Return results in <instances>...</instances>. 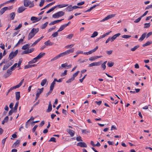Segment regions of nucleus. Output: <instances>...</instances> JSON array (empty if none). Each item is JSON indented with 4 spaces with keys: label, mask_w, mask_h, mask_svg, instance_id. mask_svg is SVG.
<instances>
[{
    "label": "nucleus",
    "mask_w": 152,
    "mask_h": 152,
    "mask_svg": "<svg viewBox=\"0 0 152 152\" xmlns=\"http://www.w3.org/2000/svg\"><path fill=\"white\" fill-rule=\"evenodd\" d=\"M74 51V48H72V49H69L63 52L62 53H60L58 55H57V56H56L55 57H54L53 58H52L50 60V61H54L56 60L58 58L64 56H65L67 55L68 54L70 53H73Z\"/></svg>",
    "instance_id": "obj_1"
},
{
    "label": "nucleus",
    "mask_w": 152,
    "mask_h": 152,
    "mask_svg": "<svg viewBox=\"0 0 152 152\" xmlns=\"http://www.w3.org/2000/svg\"><path fill=\"white\" fill-rule=\"evenodd\" d=\"M64 14V12L62 11H59L52 15L53 18H56L63 16Z\"/></svg>",
    "instance_id": "obj_2"
},
{
    "label": "nucleus",
    "mask_w": 152,
    "mask_h": 152,
    "mask_svg": "<svg viewBox=\"0 0 152 152\" xmlns=\"http://www.w3.org/2000/svg\"><path fill=\"white\" fill-rule=\"evenodd\" d=\"M24 81V79H23L20 81V82L18 84L16 85L15 86H13L11 87L10 89L8 90V92H10L12 90L18 88L20 87L22 85Z\"/></svg>",
    "instance_id": "obj_3"
},
{
    "label": "nucleus",
    "mask_w": 152,
    "mask_h": 152,
    "mask_svg": "<svg viewBox=\"0 0 152 152\" xmlns=\"http://www.w3.org/2000/svg\"><path fill=\"white\" fill-rule=\"evenodd\" d=\"M18 50H17L14 52H11L9 55L8 59L11 60L13 59L17 55L18 53Z\"/></svg>",
    "instance_id": "obj_4"
},
{
    "label": "nucleus",
    "mask_w": 152,
    "mask_h": 152,
    "mask_svg": "<svg viewBox=\"0 0 152 152\" xmlns=\"http://www.w3.org/2000/svg\"><path fill=\"white\" fill-rule=\"evenodd\" d=\"M13 61L12 60L10 61V62H9L8 64L4 66L3 68V70H5L7 69L9 67L11 66L13 63Z\"/></svg>",
    "instance_id": "obj_5"
},
{
    "label": "nucleus",
    "mask_w": 152,
    "mask_h": 152,
    "mask_svg": "<svg viewBox=\"0 0 152 152\" xmlns=\"http://www.w3.org/2000/svg\"><path fill=\"white\" fill-rule=\"evenodd\" d=\"M11 9V7H4L3 8L1 9L0 10V15H2L5 12L8 10H10Z\"/></svg>",
    "instance_id": "obj_6"
},
{
    "label": "nucleus",
    "mask_w": 152,
    "mask_h": 152,
    "mask_svg": "<svg viewBox=\"0 0 152 152\" xmlns=\"http://www.w3.org/2000/svg\"><path fill=\"white\" fill-rule=\"evenodd\" d=\"M115 16V14H112V15H108L107 16V17H105V18H104V19H103L102 20H101L100 21V22H104L106 20H107L109 19H110L114 17Z\"/></svg>",
    "instance_id": "obj_7"
},
{
    "label": "nucleus",
    "mask_w": 152,
    "mask_h": 152,
    "mask_svg": "<svg viewBox=\"0 0 152 152\" xmlns=\"http://www.w3.org/2000/svg\"><path fill=\"white\" fill-rule=\"evenodd\" d=\"M62 79L63 78H60L58 80H57V79L56 78L51 83V85L54 88L55 85L56 84V81L58 82H61L62 81Z\"/></svg>",
    "instance_id": "obj_8"
},
{
    "label": "nucleus",
    "mask_w": 152,
    "mask_h": 152,
    "mask_svg": "<svg viewBox=\"0 0 152 152\" xmlns=\"http://www.w3.org/2000/svg\"><path fill=\"white\" fill-rule=\"evenodd\" d=\"M77 145V146H80L81 147L86 148L87 147V145L84 142H79L78 143Z\"/></svg>",
    "instance_id": "obj_9"
},
{
    "label": "nucleus",
    "mask_w": 152,
    "mask_h": 152,
    "mask_svg": "<svg viewBox=\"0 0 152 152\" xmlns=\"http://www.w3.org/2000/svg\"><path fill=\"white\" fill-rule=\"evenodd\" d=\"M31 3V2L29 0H24L23 1L24 5L25 7L28 6Z\"/></svg>",
    "instance_id": "obj_10"
},
{
    "label": "nucleus",
    "mask_w": 152,
    "mask_h": 152,
    "mask_svg": "<svg viewBox=\"0 0 152 152\" xmlns=\"http://www.w3.org/2000/svg\"><path fill=\"white\" fill-rule=\"evenodd\" d=\"M44 88H38V91H37V92L36 94V96H37V97H39V96L40 94H41L43 91Z\"/></svg>",
    "instance_id": "obj_11"
},
{
    "label": "nucleus",
    "mask_w": 152,
    "mask_h": 152,
    "mask_svg": "<svg viewBox=\"0 0 152 152\" xmlns=\"http://www.w3.org/2000/svg\"><path fill=\"white\" fill-rule=\"evenodd\" d=\"M20 140H17L12 145V147L15 148L18 147L20 144Z\"/></svg>",
    "instance_id": "obj_12"
},
{
    "label": "nucleus",
    "mask_w": 152,
    "mask_h": 152,
    "mask_svg": "<svg viewBox=\"0 0 152 152\" xmlns=\"http://www.w3.org/2000/svg\"><path fill=\"white\" fill-rule=\"evenodd\" d=\"M64 19H62L61 20H55L53 21H52L49 24V25H54L56 23H59V22H60L62 20H63Z\"/></svg>",
    "instance_id": "obj_13"
},
{
    "label": "nucleus",
    "mask_w": 152,
    "mask_h": 152,
    "mask_svg": "<svg viewBox=\"0 0 152 152\" xmlns=\"http://www.w3.org/2000/svg\"><path fill=\"white\" fill-rule=\"evenodd\" d=\"M26 9L23 6H21L18 9L17 12L19 13H21L25 10Z\"/></svg>",
    "instance_id": "obj_14"
},
{
    "label": "nucleus",
    "mask_w": 152,
    "mask_h": 152,
    "mask_svg": "<svg viewBox=\"0 0 152 152\" xmlns=\"http://www.w3.org/2000/svg\"><path fill=\"white\" fill-rule=\"evenodd\" d=\"M45 53H44L41 52L36 57L37 58V59L38 60L40 59L41 58H42L43 56H45Z\"/></svg>",
    "instance_id": "obj_15"
},
{
    "label": "nucleus",
    "mask_w": 152,
    "mask_h": 152,
    "mask_svg": "<svg viewBox=\"0 0 152 152\" xmlns=\"http://www.w3.org/2000/svg\"><path fill=\"white\" fill-rule=\"evenodd\" d=\"M52 110V104H51V102L50 101L49 102V104L48 108L46 111L47 112H49Z\"/></svg>",
    "instance_id": "obj_16"
},
{
    "label": "nucleus",
    "mask_w": 152,
    "mask_h": 152,
    "mask_svg": "<svg viewBox=\"0 0 152 152\" xmlns=\"http://www.w3.org/2000/svg\"><path fill=\"white\" fill-rule=\"evenodd\" d=\"M35 35H34V34L31 31L28 36V39L29 40L33 37Z\"/></svg>",
    "instance_id": "obj_17"
},
{
    "label": "nucleus",
    "mask_w": 152,
    "mask_h": 152,
    "mask_svg": "<svg viewBox=\"0 0 152 152\" xmlns=\"http://www.w3.org/2000/svg\"><path fill=\"white\" fill-rule=\"evenodd\" d=\"M53 88L54 87L50 85V89L49 91L46 94V97H48V96L52 93Z\"/></svg>",
    "instance_id": "obj_18"
},
{
    "label": "nucleus",
    "mask_w": 152,
    "mask_h": 152,
    "mask_svg": "<svg viewBox=\"0 0 152 152\" xmlns=\"http://www.w3.org/2000/svg\"><path fill=\"white\" fill-rule=\"evenodd\" d=\"M147 33L146 32L144 33L142 35H141V37L139 39V40L140 41H142L143 40V39L145 38Z\"/></svg>",
    "instance_id": "obj_19"
},
{
    "label": "nucleus",
    "mask_w": 152,
    "mask_h": 152,
    "mask_svg": "<svg viewBox=\"0 0 152 152\" xmlns=\"http://www.w3.org/2000/svg\"><path fill=\"white\" fill-rule=\"evenodd\" d=\"M16 99L17 101L20 98V92L19 91L16 92L15 93Z\"/></svg>",
    "instance_id": "obj_20"
},
{
    "label": "nucleus",
    "mask_w": 152,
    "mask_h": 152,
    "mask_svg": "<svg viewBox=\"0 0 152 152\" xmlns=\"http://www.w3.org/2000/svg\"><path fill=\"white\" fill-rule=\"evenodd\" d=\"M38 60L37 58L36 57L35 58H34L32 60L29 61L28 62V64H31L35 63L36 62H37Z\"/></svg>",
    "instance_id": "obj_21"
},
{
    "label": "nucleus",
    "mask_w": 152,
    "mask_h": 152,
    "mask_svg": "<svg viewBox=\"0 0 152 152\" xmlns=\"http://www.w3.org/2000/svg\"><path fill=\"white\" fill-rule=\"evenodd\" d=\"M31 31L35 35L39 31V28H32Z\"/></svg>",
    "instance_id": "obj_22"
},
{
    "label": "nucleus",
    "mask_w": 152,
    "mask_h": 152,
    "mask_svg": "<svg viewBox=\"0 0 152 152\" xmlns=\"http://www.w3.org/2000/svg\"><path fill=\"white\" fill-rule=\"evenodd\" d=\"M72 8V5H70L66 7L65 9L66 11L70 12L73 10Z\"/></svg>",
    "instance_id": "obj_23"
},
{
    "label": "nucleus",
    "mask_w": 152,
    "mask_h": 152,
    "mask_svg": "<svg viewBox=\"0 0 152 152\" xmlns=\"http://www.w3.org/2000/svg\"><path fill=\"white\" fill-rule=\"evenodd\" d=\"M45 44L46 46L48 45H53L54 43H52L49 40H48L44 43Z\"/></svg>",
    "instance_id": "obj_24"
},
{
    "label": "nucleus",
    "mask_w": 152,
    "mask_h": 152,
    "mask_svg": "<svg viewBox=\"0 0 152 152\" xmlns=\"http://www.w3.org/2000/svg\"><path fill=\"white\" fill-rule=\"evenodd\" d=\"M29 44H26L25 45H24L23 47H22V49L23 50H26L29 47Z\"/></svg>",
    "instance_id": "obj_25"
},
{
    "label": "nucleus",
    "mask_w": 152,
    "mask_h": 152,
    "mask_svg": "<svg viewBox=\"0 0 152 152\" xmlns=\"http://www.w3.org/2000/svg\"><path fill=\"white\" fill-rule=\"evenodd\" d=\"M66 27V26L64 24L61 25L59 29L58 30V32H59L62 31Z\"/></svg>",
    "instance_id": "obj_26"
},
{
    "label": "nucleus",
    "mask_w": 152,
    "mask_h": 152,
    "mask_svg": "<svg viewBox=\"0 0 152 152\" xmlns=\"http://www.w3.org/2000/svg\"><path fill=\"white\" fill-rule=\"evenodd\" d=\"M107 63V61H105L104 63L102 64L101 67L104 70L106 68V64Z\"/></svg>",
    "instance_id": "obj_27"
},
{
    "label": "nucleus",
    "mask_w": 152,
    "mask_h": 152,
    "mask_svg": "<svg viewBox=\"0 0 152 152\" xmlns=\"http://www.w3.org/2000/svg\"><path fill=\"white\" fill-rule=\"evenodd\" d=\"M68 5V4H58L57 5V7H58L59 8H61L64 7H66Z\"/></svg>",
    "instance_id": "obj_28"
},
{
    "label": "nucleus",
    "mask_w": 152,
    "mask_h": 152,
    "mask_svg": "<svg viewBox=\"0 0 152 152\" xmlns=\"http://www.w3.org/2000/svg\"><path fill=\"white\" fill-rule=\"evenodd\" d=\"M47 82V80L46 79H45L42 80L41 83V85L42 86H43Z\"/></svg>",
    "instance_id": "obj_29"
},
{
    "label": "nucleus",
    "mask_w": 152,
    "mask_h": 152,
    "mask_svg": "<svg viewBox=\"0 0 152 152\" xmlns=\"http://www.w3.org/2000/svg\"><path fill=\"white\" fill-rule=\"evenodd\" d=\"M152 43V42L151 41H148L145 44H144L142 45V46L143 47H145L146 46H147L149 45Z\"/></svg>",
    "instance_id": "obj_30"
},
{
    "label": "nucleus",
    "mask_w": 152,
    "mask_h": 152,
    "mask_svg": "<svg viewBox=\"0 0 152 152\" xmlns=\"http://www.w3.org/2000/svg\"><path fill=\"white\" fill-rule=\"evenodd\" d=\"M18 105V102H17L15 105V107L14 109V112H17V109Z\"/></svg>",
    "instance_id": "obj_31"
},
{
    "label": "nucleus",
    "mask_w": 152,
    "mask_h": 152,
    "mask_svg": "<svg viewBox=\"0 0 152 152\" xmlns=\"http://www.w3.org/2000/svg\"><path fill=\"white\" fill-rule=\"evenodd\" d=\"M15 15V12H13L10 14V16L12 20H13L14 19Z\"/></svg>",
    "instance_id": "obj_32"
},
{
    "label": "nucleus",
    "mask_w": 152,
    "mask_h": 152,
    "mask_svg": "<svg viewBox=\"0 0 152 152\" xmlns=\"http://www.w3.org/2000/svg\"><path fill=\"white\" fill-rule=\"evenodd\" d=\"M48 24V22H45V23H44L43 24L41 27V28L42 29H43L45 28L46 26H47V25Z\"/></svg>",
    "instance_id": "obj_33"
},
{
    "label": "nucleus",
    "mask_w": 152,
    "mask_h": 152,
    "mask_svg": "<svg viewBox=\"0 0 152 152\" xmlns=\"http://www.w3.org/2000/svg\"><path fill=\"white\" fill-rule=\"evenodd\" d=\"M144 28H149L151 26V24L150 23H145L144 24Z\"/></svg>",
    "instance_id": "obj_34"
},
{
    "label": "nucleus",
    "mask_w": 152,
    "mask_h": 152,
    "mask_svg": "<svg viewBox=\"0 0 152 152\" xmlns=\"http://www.w3.org/2000/svg\"><path fill=\"white\" fill-rule=\"evenodd\" d=\"M98 32L97 31H94L93 33L92 34V35L91 36V38H94V37L98 35Z\"/></svg>",
    "instance_id": "obj_35"
},
{
    "label": "nucleus",
    "mask_w": 152,
    "mask_h": 152,
    "mask_svg": "<svg viewBox=\"0 0 152 152\" xmlns=\"http://www.w3.org/2000/svg\"><path fill=\"white\" fill-rule=\"evenodd\" d=\"M114 64L113 62H108L107 64V65L108 67H111L113 66Z\"/></svg>",
    "instance_id": "obj_36"
},
{
    "label": "nucleus",
    "mask_w": 152,
    "mask_h": 152,
    "mask_svg": "<svg viewBox=\"0 0 152 152\" xmlns=\"http://www.w3.org/2000/svg\"><path fill=\"white\" fill-rule=\"evenodd\" d=\"M140 46L139 45H137L135 46L134 48H131V51H135L137 48H138Z\"/></svg>",
    "instance_id": "obj_37"
},
{
    "label": "nucleus",
    "mask_w": 152,
    "mask_h": 152,
    "mask_svg": "<svg viewBox=\"0 0 152 152\" xmlns=\"http://www.w3.org/2000/svg\"><path fill=\"white\" fill-rule=\"evenodd\" d=\"M57 7V6H54L51 8L49 10H48L47 12V13H49L52 11H53Z\"/></svg>",
    "instance_id": "obj_38"
},
{
    "label": "nucleus",
    "mask_w": 152,
    "mask_h": 152,
    "mask_svg": "<svg viewBox=\"0 0 152 152\" xmlns=\"http://www.w3.org/2000/svg\"><path fill=\"white\" fill-rule=\"evenodd\" d=\"M83 53V51L78 50L76 52V53H77V55H75V56H74V58H75L78 55V54H82V53Z\"/></svg>",
    "instance_id": "obj_39"
},
{
    "label": "nucleus",
    "mask_w": 152,
    "mask_h": 152,
    "mask_svg": "<svg viewBox=\"0 0 152 152\" xmlns=\"http://www.w3.org/2000/svg\"><path fill=\"white\" fill-rule=\"evenodd\" d=\"M121 37L123 38L128 39L130 37H131V36L127 35H124L122 36Z\"/></svg>",
    "instance_id": "obj_40"
},
{
    "label": "nucleus",
    "mask_w": 152,
    "mask_h": 152,
    "mask_svg": "<svg viewBox=\"0 0 152 152\" xmlns=\"http://www.w3.org/2000/svg\"><path fill=\"white\" fill-rule=\"evenodd\" d=\"M40 41L38 39L36 40L31 45V47H33L35 46Z\"/></svg>",
    "instance_id": "obj_41"
},
{
    "label": "nucleus",
    "mask_w": 152,
    "mask_h": 152,
    "mask_svg": "<svg viewBox=\"0 0 152 152\" xmlns=\"http://www.w3.org/2000/svg\"><path fill=\"white\" fill-rule=\"evenodd\" d=\"M58 32L57 31L53 33V34L52 35V36L53 37H57L58 36Z\"/></svg>",
    "instance_id": "obj_42"
},
{
    "label": "nucleus",
    "mask_w": 152,
    "mask_h": 152,
    "mask_svg": "<svg viewBox=\"0 0 152 152\" xmlns=\"http://www.w3.org/2000/svg\"><path fill=\"white\" fill-rule=\"evenodd\" d=\"M79 72V71H77L73 75L72 78H73V79H74L75 77H76L78 75V73Z\"/></svg>",
    "instance_id": "obj_43"
},
{
    "label": "nucleus",
    "mask_w": 152,
    "mask_h": 152,
    "mask_svg": "<svg viewBox=\"0 0 152 152\" xmlns=\"http://www.w3.org/2000/svg\"><path fill=\"white\" fill-rule=\"evenodd\" d=\"M49 142H56V138L54 137H51L50 140L49 141Z\"/></svg>",
    "instance_id": "obj_44"
},
{
    "label": "nucleus",
    "mask_w": 152,
    "mask_h": 152,
    "mask_svg": "<svg viewBox=\"0 0 152 152\" xmlns=\"http://www.w3.org/2000/svg\"><path fill=\"white\" fill-rule=\"evenodd\" d=\"M142 18V17H141V16L139 18L135 20H134V22L135 23H138L139 22H140V21L141 20Z\"/></svg>",
    "instance_id": "obj_45"
},
{
    "label": "nucleus",
    "mask_w": 152,
    "mask_h": 152,
    "mask_svg": "<svg viewBox=\"0 0 152 152\" xmlns=\"http://www.w3.org/2000/svg\"><path fill=\"white\" fill-rule=\"evenodd\" d=\"M22 24H20L18 25V26L17 27L15 28L14 29V30H17L19 29L20 28H21V27H22Z\"/></svg>",
    "instance_id": "obj_46"
},
{
    "label": "nucleus",
    "mask_w": 152,
    "mask_h": 152,
    "mask_svg": "<svg viewBox=\"0 0 152 152\" xmlns=\"http://www.w3.org/2000/svg\"><path fill=\"white\" fill-rule=\"evenodd\" d=\"M67 70H65L64 72L63 73H62L61 74V77H62L63 76H64L66 75L67 74Z\"/></svg>",
    "instance_id": "obj_47"
},
{
    "label": "nucleus",
    "mask_w": 152,
    "mask_h": 152,
    "mask_svg": "<svg viewBox=\"0 0 152 152\" xmlns=\"http://www.w3.org/2000/svg\"><path fill=\"white\" fill-rule=\"evenodd\" d=\"M74 80V79H73V78L72 77L71 78L69 79L67 81H66V83H70Z\"/></svg>",
    "instance_id": "obj_48"
},
{
    "label": "nucleus",
    "mask_w": 152,
    "mask_h": 152,
    "mask_svg": "<svg viewBox=\"0 0 152 152\" xmlns=\"http://www.w3.org/2000/svg\"><path fill=\"white\" fill-rule=\"evenodd\" d=\"M45 2V0H41V1L40 3L39 6L41 7L43 6Z\"/></svg>",
    "instance_id": "obj_49"
},
{
    "label": "nucleus",
    "mask_w": 152,
    "mask_h": 152,
    "mask_svg": "<svg viewBox=\"0 0 152 152\" xmlns=\"http://www.w3.org/2000/svg\"><path fill=\"white\" fill-rule=\"evenodd\" d=\"M73 36V34H70L68 35L66 38L69 39H71L72 37Z\"/></svg>",
    "instance_id": "obj_50"
},
{
    "label": "nucleus",
    "mask_w": 152,
    "mask_h": 152,
    "mask_svg": "<svg viewBox=\"0 0 152 152\" xmlns=\"http://www.w3.org/2000/svg\"><path fill=\"white\" fill-rule=\"evenodd\" d=\"M20 31H17L15 32L14 33H13L12 35V37H14L17 35L19 33Z\"/></svg>",
    "instance_id": "obj_51"
},
{
    "label": "nucleus",
    "mask_w": 152,
    "mask_h": 152,
    "mask_svg": "<svg viewBox=\"0 0 152 152\" xmlns=\"http://www.w3.org/2000/svg\"><path fill=\"white\" fill-rule=\"evenodd\" d=\"M96 59V58L95 56H92L89 59V61H94Z\"/></svg>",
    "instance_id": "obj_52"
},
{
    "label": "nucleus",
    "mask_w": 152,
    "mask_h": 152,
    "mask_svg": "<svg viewBox=\"0 0 152 152\" xmlns=\"http://www.w3.org/2000/svg\"><path fill=\"white\" fill-rule=\"evenodd\" d=\"M66 131L68 133H75L74 131L69 129H67Z\"/></svg>",
    "instance_id": "obj_53"
},
{
    "label": "nucleus",
    "mask_w": 152,
    "mask_h": 152,
    "mask_svg": "<svg viewBox=\"0 0 152 152\" xmlns=\"http://www.w3.org/2000/svg\"><path fill=\"white\" fill-rule=\"evenodd\" d=\"M76 140L77 141H82L81 137L80 136L77 137L76 138Z\"/></svg>",
    "instance_id": "obj_54"
},
{
    "label": "nucleus",
    "mask_w": 152,
    "mask_h": 152,
    "mask_svg": "<svg viewBox=\"0 0 152 152\" xmlns=\"http://www.w3.org/2000/svg\"><path fill=\"white\" fill-rule=\"evenodd\" d=\"M93 52L92 51V50H91L89 51L88 52H84L83 53L84 54L86 55H88L89 54H91Z\"/></svg>",
    "instance_id": "obj_55"
},
{
    "label": "nucleus",
    "mask_w": 152,
    "mask_h": 152,
    "mask_svg": "<svg viewBox=\"0 0 152 152\" xmlns=\"http://www.w3.org/2000/svg\"><path fill=\"white\" fill-rule=\"evenodd\" d=\"M116 37H115V35H114L112 37L110 38L111 39V42H113L114 40L116 38Z\"/></svg>",
    "instance_id": "obj_56"
},
{
    "label": "nucleus",
    "mask_w": 152,
    "mask_h": 152,
    "mask_svg": "<svg viewBox=\"0 0 152 152\" xmlns=\"http://www.w3.org/2000/svg\"><path fill=\"white\" fill-rule=\"evenodd\" d=\"M37 127L38 126L37 125H36L34 126V127L32 129V132H35V130Z\"/></svg>",
    "instance_id": "obj_57"
},
{
    "label": "nucleus",
    "mask_w": 152,
    "mask_h": 152,
    "mask_svg": "<svg viewBox=\"0 0 152 152\" xmlns=\"http://www.w3.org/2000/svg\"><path fill=\"white\" fill-rule=\"evenodd\" d=\"M85 3V2L84 1H81L79 3H77V5L78 6H81L83 5Z\"/></svg>",
    "instance_id": "obj_58"
},
{
    "label": "nucleus",
    "mask_w": 152,
    "mask_h": 152,
    "mask_svg": "<svg viewBox=\"0 0 152 152\" xmlns=\"http://www.w3.org/2000/svg\"><path fill=\"white\" fill-rule=\"evenodd\" d=\"M38 18L34 16L32 17L31 18V21H33V20H37V19H38Z\"/></svg>",
    "instance_id": "obj_59"
},
{
    "label": "nucleus",
    "mask_w": 152,
    "mask_h": 152,
    "mask_svg": "<svg viewBox=\"0 0 152 152\" xmlns=\"http://www.w3.org/2000/svg\"><path fill=\"white\" fill-rule=\"evenodd\" d=\"M74 45L73 44H71L70 45H66V48H71L72 47H73L74 46Z\"/></svg>",
    "instance_id": "obj_60"
},
{
    "label": "nucleus",
    "mask_w": 152,
    "mask_h": 152,
    "mask_svg": "<svg viewBox=\"0 0 152 152\" xmlns=\"http://www.w3.org/2000/svg\"><path fill=\"white\" fill-rule=\"evenodd\" d=\"M25 38V36H24L23 37V39H20L19 41H18V44H20V43L22 42L23 41V40Z\"/></svg>",
    "instance_id": "obj_61"
},
{
    "label": "nucleus",
    "mask_w": 152,
    "mask_h": 152,
    "mask_svg": "<svg viewBox=\"0 0 152 152\" xmlns=\"http://www.w3.org/2000/svg\"><path fill=\"white\" fill-rule=\"evenodd\" d=\"M113 51L112 50H110V51H106V53L108 55H110L112 53Z\"/></svg>",
    "instance_id": "obj_62"
},
{
    "label": "nucleus",
    "mask_w": 152,
    "mask_h": 152,
    "mask_svg": "<svg viewBox=\"0 0 152 152\" xmlns=\"http://www.w3.org/2000/svg\"><path fill=\"white\" fill-rule=\"evenodd\" d=\"M12 71L10 69H8L7 71V73L9 74L10 75H11V72Z\"/></svg>",
    "instance_id": "obj_63"
},
{
    "label": "nucleus",
    "mask_w": 152,
    "mask_h": 152,
    "mask_svg": "<svg viewBox=\"0 0 152 152\" xmlns=\"http://www.w3.org/2000/svg\"><path fill=\"white\" fill-rule=\"evenodd\" d=\"M152 34V32H150L148 33L146 35V38H148Z\"/></svg>",
    "instance_id": "obj_64"
}]
</instances>
